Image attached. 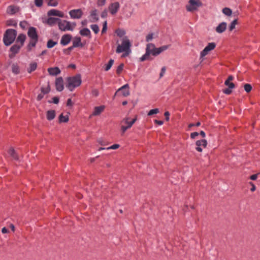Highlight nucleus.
<instances>
[{"label": "nucleus", "mask_w": 260, "mask_h": 260, "mask_svg": "<svg viewBox=\"0 0 260 260\" xmlns=\"http://www.w3.org/2000/svg\"><path fill=\"white\" fill-rule=\"evenodd\" d=\"M131 46L132 45L129 40L127 37H125L123 38L121 44L118 45L116 52L117 53L123 52V54L122 55V57H125L131 53Z\"/></svg>", "instance_id": "f257e3e1"}, {"label": "nucleus", "mask_w": 260, "mask_h": 260, "mask_svg": "<svg viewBox=\"0 0 260 260\" xmlns=\"http://www.w3.org/2000/svg\"><path fill=\"white\" fill-rule=\"evenodd\" d=\"M17 31L14 29H8L4 35L3 41L6 46L10 45L15 40Z\"/></svg>", "instance_id": "f03ea898"}, {"label": "nucleus", "mask_w": 260, "mask_h": 260, "mask_svg": "<svg viewBox=\"0 0 260 260\" xmlns=\"http://www.w3.org/2000/svg\"><path fill=\"white\" fill-rule=\"evenodd\" d=\"M67 87L70 90L73 91L75 88L79 86L82 82L80 75H77L72 77H69L67 79Z\"/></svg>", "instance_id": "7ed1b4c3"}, {"label": "nucleus", "mask_w": 260, "mask_h": 260, "mask_svg": "<svg viewBox=\"0 0 260 260\" xmlns=\"http://www.w3.org/2000/svg\"><path fill=\"white\" fill-rule=\"evenodd\" d=\"M202 6V3L200 0H189L185 6V9L187 12L192 13L198 11Z\"/></svg>", "instance_id": "20e7f679"}, {"label": "nucleus", "mask_w": 260, "mask_h": 260, "mask_svg": "<svg viewBox=\"0 0 260 260\" xmlns=\"http://www.w3.org/2000/svg\"><path fill=\"white\" fill-rule=\"evenodd\" d=\"M136 120V118L131 119L130 117H126L123 118L120 122L122 135H123L127 129L130 128Z\"/></svg>", "instance_id": "39448f33"}, {"label": "nucleus", "mask_w": 260, "mask_h": 260, "mask_svg": "<svg viewBox=\"0 0 260 260\" xmlns=\"http://www.w3.org/2000/svg\"><path fill=\"white\" fill-rule=\"evenodd\" d=\"M156 47L155 45L152 43H148L146 45L145 53L140 58L141 61H144L149 59L150 54L154 56L155 53Z\"/></svg>", "instance_id": "423d86ee"}, {"label": "nucleus", "mask_w": 260, "mask_h": 260, "mask_svg": "<svg viewBox=\"0 0 260 260\" xmlns=\"http://www.w3.org/2000/svg\"><path fill=\"white\" fill-rule=\"evenodd\" d=\"M75 23H71L70 21L67 20L60 19L58 22V27L59 29L61 31H73L76 26Z\"/></svg>", "instance_id": "0eeeda50"}, {"label": "nucleus", "mask_w": 260, "mask_h": 260, "mask_svg": "<svg viewBox=\"0 0 260 260\" xmlns=\"http://www.w3.org/2000/svg\"><path fill=\"white\" fill-rule=\"evenodd\" d=\"M69 14L73 19H80L83 15V12L81 9H74L69 12Z\"/></svg>", "instance_id": "6e6552de"}, {"label": "nucleus", "mask_w": 260, "mask_h": 260, "mask_svg": "<svg viewBox=\"0 0 260 260\" xmlns=\"http://www.w3.org/2000/svg\"><path fill=\"white\" fill-rule=\"evenodd\" d=\"M128 88H129V85L128 84H126L124 85L123 86H122V87H121L117 90V92L115 93L114 96H115L116 94H117V93L118 92H121L122 95L123 96H127L129 95V91Z\"/></svg>", "instance_id": "1a4fd4ad"}, {"label": "nucleus", "mask_w": 260, "mask_h": 260, "mask_svg": "<svg viewBox=\"0 0 260 260\" xmlns=\"http://www.w3.org/2000/svg\"><path fill=\"white\" fill-rule=\"evenodd\" d=\"M27 35L30 39L38 40V36L36 28L34 27H29L28 30Z\"/></svg>", "instance_id": "9d476101"}, {"label": "nucleus", "mask_w": 260, "mask_h": 260, "mask_svg": "<svg viewBox=\"0 0 260 260\" xmlns=\"http://www.w3.org/2000/svg\"><path fill=\"white\" fill-rule=\"evenodd\" d=\"M21 47L22 46L17 43L13 45L10 48V51L11 52V53L9 54V57L11 58H13L15 54L19 52Z\"/></svg>", "instance_id": "9b49d317"}, {"label": "nucleus", "mask_w": 260, "mask_h": 260, "mask_svg": "<svg viewBox=\"0 0 260 260\" xmlns=\"http://www.w3.org/2000/svg\"><path fill=\"white\" fill-rule=\"evenodd\" d=\"M207 142L205 139H202L201 140H198L196 142V150L199 152H202L203 149L202 147L205 148L207 146Z\"/></svg>", "instance_id": "f8f14e48"}, {"label": "nucleus", "mask_w": 260, "mask_h": 260, "mask_svg": "<svg viewBox=\"0 0 260 260\" xmlns=\"http://www.w3.org/2000/svg\"><path fill=\"white\" fill-rule=\"evenodd\" d=\"M119 4L118 2L112 3L109 7L110 12L112 14H115L119 9Z\"/></svg>", "instance_id": "ddd939ff"}, {"label": "nucleus", "mask_w": 260, "mask_h": 260, "mask_svg": "<svg viewBox=\"0 0 260 260\" xmlns=\"http://www.w3.org/2000/svg\"><path fill=\"white\" fill-rule=\"evenodd\" d=\"M55 87L56 90L58 91H61L63 89V79L61 77H58L56 79Z\"/></svg>", "instance_id": "4468645a"}, {"label": "nucleus", "mask_w": 260, "mask_h": 260, "mask_svg": "<svg viewBox=\"0 0 260 260\" xmlns=\"http://www.w3.org/2000/svg\"><path fill=\"white\" fill-rule=\"evenodd\" d=\"M48 15L49 16H58L59 17H63L64 14L62 12L59 10L56 9H52L48 12Z\"/></svg>", "instance_id": "2eb2a0df"}, {"label": "nucleus", "mask_w": 260, "mask_h": 260, "mask_svg": "<svg viewBox=\"0 0 260 260\" xmlns=\"http://www.w3.org/2000/svg\"><path fill=\"white\" fill-rule=\"evenodd\" d=\"M72 38V36L70 35H64L62 36L60 40V44L63 46L68 45Z\"/></svg>", "instance_id": "dca6fc26"}, {"label": "nucleus", "mask_w": 260, "mask_h": 260, "mask_svg": "<svg viewBox=\"0 0 260 260\" xmlns=\"http://www.w3.org/2000/svg\"><path fill=\"white\" fill-rule=\"evenodd\" d=\"M105 108V106H100L95 107L93 110V111L92 113V116H98L101 114L102 112H103Z\"/></svg>", "instance_id": "f3484780"}, {"label": "nucleus", "mask_w": 260, "mask_h": 260, "mask_svg": "<svg viewBox=\"0 0 260 260\" xmlns=\"http://www.w3.org/2000/svg\"><path fill=\"white\" fill-rule=\"evenodd\" d=\"M227 24L226 22H222L220 23L216 27V31L217 33L221 34L224 32L226 28Z\"/></svg>", "instance_id": "a211bd4d"}, {"label": "nucleus", "mask_w": 260, "mask_h": 260, "mask_svg": "<svg viewBox=\"0 0 260 260\" xmlns=\"http://www.w3.org/2000/svg\"><path fill=\"white\" fill-rule=\"evenodd\" d=\"M26 37L25 35L23 34H20L19 35L18 37L16 39V43L18 44V43H20V45L21 46H22L24 44V43L26 40Z\"/></svg>", "instance_id": "6ab92c4d"}, {"label": "nucleus", "mask_w": 260, "mask_h": 260, "mask_svg": "<svg viewBox=\"0 0 260 260\" xmlns=\"http://www.w3.org/2000/svg\"><path fill=\"white\" fill-rule=\"evenodd\" d=\"M48 72L51 75L56 76L60 74V70L58 67L50 68L48 69Z\"/></svg>", "instance_id": "aec40b11"}, {"label": "nucleus", "mask_w": 260, "mask_h": 260, "mask_svg": "<svg viewBox=\"0 0 260 260\" xmlns=\"http://www.w3.org/2000/svg\"><path fill=\"white\" fill-rule=\"evenodd\" d=\"M79 46H83L81 43V39L79 37H76L74 38L73 41V47H77Z\"/></svg>", "instance_id": "412c9836"}, {"label": "nucleus", "mask_w": 260, "mask_h": 260, "mask_svg": "<svg viewBox=\"0 0 260 260\" xmlns=\"http://www.w3.org/2000/svg\"><path fill=\"white\" fill-rule=\"evenodd\" d=\"M233 79L234 77L232 76H230L224 83L225 85L231 89H233L235 87L234 84L232 82Z\"/></svg>", "instance_id": "4be33fe9"}, {"label": "nucleus", "mask_w": 260, "mask_h": 260, "mask_svg": "<svg viewBox=\"0 0 260 260\" xmlns=\"http://www.w3.org/2000/svg\"><path fill=\"white\" fill-rule=\"evenodd\" d=\"M169 47V45H164L159 48H156L155 53H154V56L158 55L162 52L166 50Z\"/></svg>", "instance_id": "5701e85b"}, {"label": "nucleus", "mask_w": 260, "mask_h": 260, "mask_svg": "<svg viewBox=\"0 0 260 260\" xmlns=\"http://www.w3.org/2000/svg\"><path fill=\"white\" fill-rule=\"evenodd\" d=\"M60 19L57 18H54V17H49L46 20V23L50 25H53L56 23L58 24V22L59 21Z\"/></svg>", "instance_id": "b1692460"}, {"label": "nucleus", "mask_w": 260, "mask_h": 260, "mask_svg": "<svg viewBox=\"0 0 260 260\" xmlns=\"http://www.w3.org/2000/svg\"><path fill=\"white\" fill-rule=\"evenodd\" d=\"M18 11V8L15 6H10L8 7L7 12L9 14H14Z\"/></svg>", "instance_id": "393cba45"}, {"label": "nucleus", "mask_w": 260, "mask_h": 260, "mask_svg": "<svg viewBox=\"0 0 260 260\" xmlns=\"http://www.w3.org/2000/svg\"><path fill=\"white\" fill-rule=\"evenodd\" d=\"M55 116V111L53 110H48L47 112V119L48 120H51Z\"/></svg>", "instance_id": "a878e982"}, {"label": "nucleus", "mask_w": 260, "mask_h": 260, "mask_svg": "<svg viewBox=\"0 0 260 260\" xmlns=\"http://www.w3.org/2000/svg\"><path fill=\"white\" fill-rule=\"evenodd\" d=\"M90 31L87 28H84L80 31V34L82 36L90 37Z\"/></svg>", "instance_id": "bb28decb"}, {"label": "nucleus", "mask_w": 260, "mask_h": 260, "mask_svg": "<svg viewBox=\"0 0 260 260\" xmlns=\"http://www.w3.org/2000/svg\"><path fill=\"white\" fill-rule=\"evenodd\" d=\"M90 16L92 19V22H96L98 21L99 17L97 15V11L96 10H94L91 12Z\"/></svg>", "instance_id": "cd10ccee"}, {"label": "nucleus", "mask_w": 260, "mask_h": 260, "mask_svg": "<svg viewBox=\"0 0 260 260\" xmlns=\"http://www.w3.org/2000/svg\"><path fill=\"white\" fill-rule=\"evenodd\" d=\"M37 67V63L35 62H31L29 64V67L27 69V72L29 73H30L31 72L34 71Z\"/></svg>", "instance_id": "c85d7f7f"}, {"label": "nucleus", "mask_w": 260, "mask_h": 260, "mask_svg": "<svg viewBox=\"0 0 260 260\" xmlns=\"http://www.w3.org/2000/svg\"><path fill=\"white\" fill-rule=\"evenodd\" d=\"M8 153L9 155L12 157L15 160H18V156L17 154H16L15 150L11 148L9 149Z\"/></svg>", "instance_id": "c756f323"}, {"label": "nucleus", "mask_w": 260, "mask_h": 260, "mask_svg": "<svg viewBox=\"0 0 260 260\" xmlns=\"http://www.w3.org/2000/svg\"><path fill=\"white\" fill-rule=\"evenodd\" d=\"M222 13L227 16H230L232 14V11L229 8H224L222 10Z\"/></svg>", "instance_id": "7c9ffc66"}, {"label": "nucleus", "mask_w": 260, "mask_h": 260, "mask_svg": "<svg viewBox=\"0 0 260 260\" xmlns=\"http://www.w3.org/2000/svg\"><path fill=\"white\" fill-rule=\"evenodd\" d=\"M46 1H47L48 5L51 7H56L58 4V0H46Z\"/></svg>", "instance_id": "2f4dec72"}, {"label": "nucleus", "mask_w": 260, "mask_h": 260, "mask_svg": "<svg viewBox=\"0 0 260 260\" xmlns=\"http://www.w3.org/2000/svg\"><path fill=\"white\" fill-rule=\"evenodd\" d=\"M216 47V44L215 43L212 42L209 43L207 46L205 47V48L207 49V51L208 52H210V51L213 50Z\"/></svg>", "instance_id": "473e14b6"}, {"label": "nucleus", "mask_w": 260, "mask_h": 260, "mask_svg": "<svg viewBox=\"0 0 260 260\" xmlns=\"http://www.w3.org/2000/svg\"><path fill=\"white\" fill-rule=\"evenodd\" d=\"M238 23V20L237 19L233 20L229 26V29L230 31H232L235 28L236 25Z\"/></svg>", "instance_id": "72a5a7b5"}, {"label": "nucleus", "mask_w": 260, "mask_h": 260, "mask_svg": "<svg viewBox=\"0 0 260 260\" xmlns=\"http://www.w3.org/2000/svg\"><path fill=\"white\" fill-rule=\"evenodd\" d=\"M59 120L60 122H67L69 120L68 116H64L63 114H60L59 117Z\"/></svg>", "instance_id": "f704fd0d"}, {"label": "nucleus", "mask_w": 260, "mask_h": 260, "mask_svg": "<svg viewBox=\"0 0 260 260\" xmlns=\"http://www.w3.org/2000/svg\"><path fill=\"white\" fill-rule=\"evenodd\" d=\"M56 44H57L56 42H54L51 40H49L47 42V46L48 48H51L53 47Z\"/></svg>", "instance_id": "c9c22d12"}, {"label": "nucleus", "mask_w": 260, "mask_h": 260, "mask_svg": "<svg viewBox=\"0 0 260 260\" xmlns=\"http://www.w3.org/2000/svg\"><path fill=\"white\" fill-rule=\"evenodd\" d=\"M12 70L13 73L15 74H18L19 73V69L17 65L13 64L12 66Z\"/></svg>", "instance_id": "e433bc0d"}, {"label": "nucleus", "mask_w": 260, "mask_h": 260, "mask_svg": "<svg viewBox=\"0 0 260 260\" xmlns=\"http://www.w3.org/2000/svg\"><path fill=\"white\" fill-rule=\"evenodd\" d=\"M113 63H114V60L112 59H111L109 60L108 63L106 65L105 69V71H107L109 70L110 69V68H111V67L112 66Z\"/></svg>", "instance_id": "4c0bfd02"}, {"label": "nucleus", "mask_w": 260, "mask_h": 260, "mask_svg": "<svg viewBox=\"0 0 260 260\" xmlns=\"http://www.w3.org/2000/svg\"><path fill=\"white\" fill-rule=\"evenodd\" d=\"M116 34L118 37H122L125 34V32L123 29H118L116 30Z\"/></svg>", "instance_id": "58836bf2"}, {"label": "nucleus", "mask_w": 260, "mask_h": 260, "mask_svg": "<svg viewBox=\"0 0 260 260\" xmlns=\"http://www.w3.org/2000/svg\"><path fill=\"white\" fill-rule=\"evenodd\" d=\"M91 29L94 31L95 34H98L99 32V27L97 24H93L90 26Z\"/></svg>", "instance_id": "ea45409f"}, {"label": "nucleus", "mask_w": 260, "mask_h": 260, "mask_svg": "<svg viewBox=\"0 0 260 260\" xmlns=\"http://www.w3.org/2000/svg\"><path fill=\"white\" fill-rule=\"evenodd\" d=\"M37 42H38V40L30 39L29 43L28 45V47L29 48V49H30L31 47H35L36 46Z\"/></svg>", "instance_id": "a19ab883"}, {"label": "nucleus", "mask_w": 260, "mask_h": 260, "mask_svg": "<svg viewBox=\"0 0 260 260\" xmlns=\"http://www.w3.org/2000/svg\"><path fill=\"white\" fill-rule=\"evenodd\" d=\"M158 113H159V109L155 108L150 110L148 113V115L151 116L153 114H157Z\"/></svg>", "instance_id": "79ce46f5"}, {"label": "nucleus", "mask_w": 260, "mask_h": 260, "mask_svg": "<svg viewBox=\"0 0 260 260\" xmlns=\"http://www.w3.org/2000/svg\"><path fill=\"white\" fill-rule=\"evenodd\" d=\"M244 90L246 92H249L252 89V86L249 84H246L244 86Z\"/></svg>", "instance_id": "37998d69"}, {"label": "nucleus", "mask_w": 260, "mask_h": 260, "mask_svg": "<svg viewBox=\"0 0 260 260\" xmlns=\"http://www.w3.org/2000/svg\"><path fill=\"white\" fill-rule=\"evenodd\" d=\"M153 38V33H150L147 35L146 37V41L147 42H149L151 41Z\"/></svg>", "instance_id": "c03bdc74"}, {"label": "nucleus", "mask_w": 260, "mask_h": 260, "mask_svg": "<svg viewBox=\"0 0 260 260\" xmlns=\"http://www.w3.org/2000/svg\"><path fill=\"white\" fill-rule=\"evenodd\" d=\"M124 65L123 63L120 64L117 68L116 72L118 74H120L123 69Z\"/></svg>", "instance_id": "a18cd8bd"}, {"label": "nucleus", "mask_w": 260, "mask_h": 260, "mask_svg": "<svg viewBox=\"0 0 260 260\" xmlns=\"http://www.w3.org/2000/svg\"><path fill=\"white\" fill-rule=\"evenodd\" d=\"M209 52L207 51V49L204 48L200 53L201 57H203L209 53Z\"/></svg>", "instance_id": "49530a36"}, {"label": "nucleus", "mask_w": 260, "mask_h": 260, "mask_svg": "<svg viewBox=\"0 0 260 260\" xmlns=\"http://www.w3.org/2000/svg\"><path fill=\"white\" fill-rule=\"evenodd\" d=\"M119 146H120V145L119 144H114V145H112L110 147L106 148V149L107 150H109V149H116L118 148L119 147Z\"/></svg>", "instance_id": "de8ad7c7"}, {"label": "nucleus", "mask_w": 260, "mask_h": 260, "mask_svg": "<svg viewBox=\"0 0 260 260\" xmlns=\"http://www.w3.org/2000/svg\"><path fill=\"white\" fill-rule=\"evenodd\" d=\"M106 0H98L97 5L98 6H103L105 5Z\"/></svg>", "instance_id": "09e8293b"}, {"label": "nucleus", "mask_w": 260, "mask_h": 260, "mask_svg": "<svg viewBox=\"0 0 260 260\" xmlns=\"http://www.w3.org/2000/svg\"><path fill=\"white\" fill-rule=\"evenodd\" d=\"M35 5L37 7H41L43 4V0H35Z\"/></svg>", "instance_id": "8fccbe9b"}, {"label": "nucleus", "mask_w": 260, "mask_h": 260, "mask_svg": "<svg viewBox=\"0 0 260 260\" xmlns=\"http://www.w3.org/2000/svg\"><path fill=\"white\" fill-rule=\"evenodd\" d=\"M107 29V21H105V22L103 24V28L102 30V34L105 33Z\"/></svg>", "instance_id": "3c124183"}, {"label": "nucleus", "mask_w": 260, "mask_h": 260, "mask_svg": "<svg viewBox=\"0 0 260 260\" xmlns=\"http://www.w3.org/2000/svg\"><path fill=\"white\" fill-rule=\"evenodd\" d=\"M41 91H42V92L44 94L47 93H48V92H49V91H50V88H49V86H48V87H47L46 88H42V89H41Z\"/></svg>", "instance_id": "603ef678"}, {"label": "nucleus", "mask_w": 260, "mask_h": 260, "mask_svg": "<svg viewBox=\"0 0 260 260\" xmlns=\"http://www.w3.org/2000/svg\"><path fill=\"white\" fill-rule=\"evenodd\" d=\"M19 25L21 28H22L23 29H24V28H25V27L27 25V23L25 21H22V22H20Z\"/></svg>", "instance_id": "864d4df0"}, {"label": "nucleus", "mask_w": 260, "mask_h": 260, "mask_svg": "<svg viewBox=\"0 0 260 260\" xmlns=\"http://www.w3.org/2000/svg\"><path fill=\"white\" fill-rule=\"evenodd\" d=\"M232 92V89L230 88L229 87L228 88H226L224 89L223 93H224L226 94H230Z\"/></svg>", "instance_id": "5fc2aeb1"}, {"label": "nucleus", "mask_w": 260, "mask_h": 260, "mask_svg": "<svg viewBox=\"0 0 260 260\" xmlns=\"http://www.w3.org/2000/svg\"><path fill=\"white\" fill-rule=\"evenodd\" d=\"M198 135L199 133L198 132H193L190 134V137L191 139H194Z\"/></svg>", "instance_id": "6e6d98bb"}, {"label": "nucleus", "mask_w": 260, "mask_h": 260, "mask_svg": "<svg viewBox=\"0 0 260 260\" xmlns=\"http://www.w3.org/2000/svg\"><path fill=\"white\" fill-rule=\"evenodd\" d=\"M166 71V68L162 67L161 70V72L160 73V77H162L164 76V74Z\"/></svg>", "instance_id": "4d7b16f0"}, {"label": "nucleus", "mask_w": 260, "mask_h": 260, "mask_svg": "<svg viewBox=\"0 0 260 260\" xmlns=\"http://www.w3.org/2000/svg\"><path fill=\"white\" fill-rule=\"evenodd\" d=\"M52 100H53V103L55 104H58L59 102V99L57 97H54L52 99Z\"/></svg>", "instance_id": "13d9d810"}, {"label": "nucleus", "mask_w": 260, "mask_h": 260, "mask_svg": "<svg viewBox=\"0 0 260 260\" xmlns=\"http://www.w3.org/2000/svg\"><path fill=\"white\" fill-rule=\"evenodd\" d=\"M166 119L167 121H168L169 120V116H170V113L168 111H166L164 114Z\"/></svg>", "instance_id": "bf43d9fd"}, {"label": "nucleus", "mask_w": 260, "mask_h": 260, "mask_svg": "<svg viewBox=\"0 0 260 260\" xmlns=\"http://www.w3.org/2000/svg\"><path fill=\"white\" fill-rule=\"evenodd\" d=\"M201 125V123L200 122H198L196 124H193V123H190L189 124V127H191L192 126H199Z\"/></svg>", "instance_id": "052dcab7"}, {"label": "nucleus", "mask_w": 260, "mask_h": 260, "mask_svg": "<svg viewBox=\"0 0 260 260\" xmlns=\"http://www.w3.org/2000/svg\"><path fill=\"white\" fill-rule=\"evenodd\" d=\"M154 122L155 123H157V124L159 125H161L163 124L164 123V122L162 121H161V120H154Z\"/></svg>", "instance_id": "680f3d73"}, {"label": "nucleus", "mask_w": 260, "mask_h": 260, "mask_svg": "<svg viewBox=\"0 0 260 260\" xmlns=\"http://www.w3.org/2000/svg\"><path fill=\"white\" fill-rule=\"evenodd\" d=\"M257 178V174H253L250 176V179L252 180H255Z\"/></svg>", "instance_id": "e2e57ef3"}, {"label": "nucleus", "mask_w": 260, "mask_h": 260, "mask_svg": "<svg viewBox=\"0 0 260 260\" xmlns=\"http://www.w3.org/2000/svg\"><path fill=\"white\" fill-rule=\"evenodd\" d=\"M250 184H251V185L252 186V187H251V191H255V189H256L255 185H254L253 184V183H252V182H250Z\"/></svg>", "instance_id": "0e129e2a"}, {"label": "nucleus", "mask_w": 260, "mask_h": 260, "mask_svg": "<svg viewBox=\"0 0 260 260\" xmlns=\"http://www.w3.org/2000/svg\"><path fill=\"white\" fill-rule=\"evenodd\" d=\"M67 105L68 106H72V102L71 99H69L67 101Z\"/></svg>", "instance_id": "69168bd1"}, {"label": "nucleus", "mask_w": 260, "mask_h": 260, "mask_svg": "<svg viewBox=\"0 0 260 260\" xmlns=\"http://www.w3.org/2000/svg\"><path fill=\"white\" fill-rule=\"evenodd\" d=\"M8 230L5 227L3 228L2 230V232L3 234H6V233H8Z\"/></svg>", "instance_id": "338daca9"}, {"label": "nucleus", "mask_w": 260, "mask_h": 260, "mask_svg": "<svg viewBox=\"0 0 260 260\" xmlns=\"http://www.w3.org/2000/svg\"><path fill=\"white\" fill-rule=\"evenodd\" d=\"M107 15V13L106 12H103L102 14H101V17H103V18H104L106 17Z\"/></svg>", "instance_id": "774afa93"}]
</instances>
